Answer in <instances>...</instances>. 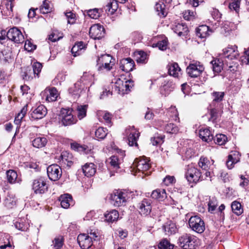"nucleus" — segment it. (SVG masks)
<instances>
[{
	"label": "nucleus",
	"instance_id": "f257e3e1",
	"mask_svg": "<svg viewBox=\"0 0 249 249\" xmlns=\"http://www.w3.org/2000/svg\"><path fill=\"white\" fill-rule=\"evenodd\" d=\"M212 68L215 74H218L222 71H224L225 76H229L237 71V65L235 63L225 60L222 56L221 57H213L211 61Z\"/></svg>",
	"mask_w": 249,
	"mask_h": 249
},
{
	"label": "nucleus",
	"instance_id": "f03ea898",
	"mask_svg": "<svg viewBox=\"0 0 249 249\" xmlns=\"http://www.w3.org/2000/svg\"><path fill=\"white\" fill-rule=\"evenodd\" d=\"M132 196V192L124 189H115L110 194L109 199L114 206H125Z\"/></svg>",
	"mask_w": 249,
	"mask_h": 249
},
{
	"label": "nucleus",
	"instance_id": "7ed1b4c3",
	"mask_svg": "<svg viewBox=\"0 0 249 249\" xmlns=\"http://www.w3.org/2000/svg\"><path fill=\"white\" fill-rule=\"evenodd\" d=\"M185 177L190 183L196 184L197 183L207 179V177L203 175L200 168L194 164L187 165L185 167Z\"/></svg>",
	"mask_w": 249,
	"mask_h": 249
},
{
	"label": "nucleus",
	"instance_id": "20e7f679",
	"mask_svg": "<svg viewBox=\"0 0 249 249\" xmlns=\"http://www.w3.org/2000/svg\"><path fill=\"white\" fill-rule=\"evenodd\" d=\"M178 246L182 249H197L200 245V240L190 233H184L179 237Z\"/></svg>",
	"mask_w": 249,
	"mask_h": 249
},
{
	"label": "nucleus",
	"instance_id": "39448f33",
	"mask_svg": "<svg viewBox=\"0 0 249 249\" xmlns=\"http://www.w3.org/2000/svg\"><path fill=\"white\" fill-rule=\"evenodd\" d=\"M113 84L114 92L122 95L128 93L134 85L132 80L127 79L124 75L117 78Z\"/></svg>",
	"mask_w": 249,
	"mask_h": 249
},
{
	"label": "nucleus",
	"instance_id": "423d86ee",
	"mask_svg": "<svg viewBox=\"0 0 249 249\" xmlns=\"http://www.w3.org/2000/svg\"><path fill=\"white\" fill-rule=\"evenodd\" d=\"M97 65L100 70H106L107 71L112 69L116 63L115 59L110 54H105L98 55L96 59Z\"/></svg>",
	"mask_w": 249,
	"mask_h": 249
},
{
	"label": "nucleus",
	"instance_id": "0eeeda50",
	"mask_svg": "<svg viewBox=\"0 0 249 249\" xmlns=\"http://www.w3.org/2000/svg\"><path fill=\"white\" fill-rule=\"evenodd\" d=\"M133 166L136 168L137 171L144 175H149V170L151 167L150 160L145 156L140 157L135 160Z\"/></svg>",
	"mask_w": 249,
	"mask_h": 249
},
{
	"label": "nucleus",
	"instance_id": "6e6552de",
	"mask_svg": "<svg viewBox=\"0 0 249 249\" xmlns=\"http://www.w3.org/2000/svg\"><path fill=\"white\" fill-rule=\"evenodd\" d=\"M203 65L199 61L190 62L186 68L187 74L191 78H198L204 71Z\"/></svg>",
	"mask_w": 249,
	"mask_h": 249
},
{
	"label": "nucleus",
	"instance_id": "1a4fd4ad",
	"mask_svg": "<svg viewBox=\"0 0 249 249\" xmlns=\"http://www.w3.org/2000/svg\"><path fill=\"white\" fill-rule=\"evenodd\" d=\"M214 161L210 158L205 156H201L197 162L199 168L205 171L204 176L210 178L211 172L210 170L213 169Z\"/></svg>",
	"mask_w": 249,
	"mask_h": 249
},
{
	"label": "nucleus",
	"instance_id": "9d476101",
	"mask_svg": "<svg viewBox=\"0 0 249 249\" xmlns=\"http://www.w3.org/2000/svg\"><path fill=\"white\" fill-rule=\"evenodd\" d=\"M223 55L222 57L225 60H229L237 65V70H238V63L236 58L239 56V53L237 50V47L236 45L229 46L223 50Z\"/></svg>",
	"mask_w": 249,
	"mask_h": 249
},
{
	"label": "nucleus",
	"instance_id": "9b49d317",
	"mask_svg": "<svg viewBox=\"0 0 249 249\" xmlns=\"http://www.w3.org/2000/svg\"><path fill=\"white\" fill-rule=\"evenodd\" d=\"M188 223L190 228L196 232L201 233L205 230L203 220L198 215L192 216L189 219Z\"/></svg>",
	"mask_w": 249,
	"mask_h": 249
},
{
	"label": "nucleus",
	"instance_id": "f8f14e48",
	"mask_svg": "<svg viewBox=\"0 0 249 249\" xmlns=\"http://www.w3.org/2000/svg\"><path fill=\"white\" fill-rule=\"evenodd\" d=\"M237 29V26L234 23L225 21L222 24L220 32L224 36L231 38L236 36Z\"/></svg>",
	"mask_w": 249,
	"mask_h": 249
},
{
	"label": "nucleus",
	"instance_id": "ddd939ff",
	"mask_svg": "<svg viewBox=\"0 0 249 249\" xmlns=\"http://www.w3.org/2000/svg\"><path fill=\"white\" fill-rule=\"evenodd\" d=\"M126 135L127 137L128 144L130 146L139 147L137 142L140 135V133L134 126H128L125 130Z\"/></svg>",
	"mask_w": 249,
	"mask_h": 249
},
{
	"label": "nucleus",
	"instance_id": "4468645a",
	"mask_svg": "<svg viewBox=\"0 0 249 249\" xmlns=\"http://www.w3.org/2000/svg\"><path fill=\"white\" fill-rule=\"evenodd\" d=\"M105 34L104 27L99 23L92 25L89 29V35L95 40L102 39L105 36Z\"/></svg>",
	"mask_w": 249,
	"mask_h": 249
},
{
	"label": "nucleus",
	"instance_id": "2eb2a0df",
	"mask_svg": "<svg viewBox=\"0 0 249 249\" xmlns=\"http://www.w3.org/2000/svg\"><path fill=\"white\" fill-rule=\"evenodd\" d=\"M46 179L43 177H40L34 180L32 189L36 194H44L48 190Z\"/></svg>",
	"mask_w": 249,
	"mask_h": 249
},
{
	"label": "nucleus",
	"instance_id": "dca6fc26",
	"mask_svg": "<svg viewBox=\"0 0 249 249\" xmlns=\"http://www.w3.org/2000/svg\"><path fill=\"white\" fill-rule=\"evenodd\" d=\"M94 74L90 71H85L80 79V85H79V89H84L89 88L94 83Z\"/></svg>",
	"mask_w": 249,
	"mask_h": 249
},
{
	"label": "nucleus",
	"instance_id": "f3484780",
	"mask_svg": "<svg viewBox=\"0 0 249 249\" xmlns=\"http://www.w3.org/2000/svg\"><path fill=\"white\" fill-rule=\"evenodd\" d=\"M47 172L49 178L52 181L58 180L62 176L61 168L56 164L49 166Z\"/></svg>",
	"mask_w": 249,
	"mask_h": 249
},
{
	"label": "nucleus",
	"instance_id": "a211bd4d",
	"mask_svg": "<svg viewBox=\"0 0 249 249\" xmlns=\"http://www.w3.org/2000/svg\"><path fill=\"white\" fill-rule=\"evenodd\" d=\"M6 36L9 39L17 43H22L24 41L22 33L16 27L9 29L7 33Z\"/></svg>",
	"mask_w": 249,
	"mask_h": 249
},
{
	"label": "nucleus",
	"instance_id": "6ab92c4d",
	"mask_svg": "<svg viewBox=\"0 0 249 249\" xmlns=\"http://www.w3.org/2000/svg\"><path fill=\"white\" fill-rule=\"evenodd\" d=\"M60 117L62 123L65 126L71 125L76 122L72 114V110L70 108H62Z\"/></svg>",
	"mask_w": 249,
	"mask_h": 249
},
{
	"label": "nucleus",
	"instance_id": "aec40b11",
	"mask_svg": "<svg viewBox=\"0 0 249 249\" xmlns=\"http://www.w3.org/2000/svg\"><path fill=\"white\" fill-rule=\"evenodd\" d=\"M96 116L100 122L104 123L109 127L112 125L113 115L112 113L107 111L98 110L96 112Z\"/></svg>",
	"mask_w": 249,
	"mask_h": 249
},
{
	"label": "nucleus",
	"instance_id": "412c9836",
	"mask_svg": "<svg viewBox=\"0 0 249 249\" xmlns=\"http://www.w3.org/2000/svg\"><path fill=\"white\" fill-rule=\"evenodd\" d=\"M119 69L124 72L128 73L135 69L134 61L130 57L122 59L120 60Z\"/></svg>",
	"mask_w": 249,
	"mask_h": 249
},
{
	"label": "nucleus",
	"instance_id": "4be33fe9",
	"mask_svg": "<svg viewBox=\"0 0 249 249\" xmlns=\"http://www.w3.org/2000/svg\"><path fill=\"white\" fill-rule=\"evenodd\" d=\"M172 29L179 36H186L189 33V30L187 25L182 22H175V23L172 25Z\"/></svg>",
	"mask_w": 249,
	"mask_h": 249
},
{
	"label": "nucleus",
	"instance_id": "5701e85b",
	"mask_svg": "<svg viewBox=\"0 0 249 249\" xmlns=\"http://www.w3.org/2000/svg\"><path fill=\"white\" fill-rule=\"evenodd\" d=\"M151 200L144 198L140 203L138 207L139 212L141 215H147L152 210Z\"/></svg>",
	"mask_w": 249,
	"mask_h": 249
},
{
	"label": "nucleus",
	"instance_id": "b1692460",
	"mask_svg": "<svg viewBox=\"0 0 249 249\" xmlns=\"http://www.w3.org/2000/svg\"><path fill=\"white\" fill-rule=\"evenodd\" d=\"M42 94L46 97V101L48 102L55 101L59 96L57 90L54 87L46 89Z\"/></svg>",
	"mask_w": 249,
	"mask_h": 249
},
{
	"label": "nucleus",
	"instance_id": "393cba45",
	"mask_svg": "<svg viewBox=\"0 0 249 249\" xmlns=\"http://www.w3.org/2000/svg\"><path fill=\"white\" fill-rule=\"evenodd\" d=\"M155 42L152 43L151 46L153 48L158 47L160 50H166L168 46V40L165 36H160L155 38Z\"/></svg>",
	"mask_w": 249,
	"mask_h": 249
},
{
	"label": "nucleus",
	"instance_id": "a878e982",
	"mask_svg": "<svg viewBox=\"0 0 249 249\" xmlns=\"http://www.w3.org/2000/svg\"><path fill=\"white\" fill-rule=\"evenodd\" d=\"M47 113L46 107L43 105H40L35 108L31 113V117L34 120L41 119Z\"/></svg>",
	"mask_w": 249,
	"mask_h": 249
},
{
	"label": "nucleus",
	"instance_id": "bb28decb",
	"mask_svg": "<svg viewBox=\"0 0 249 249\" xmlns=\"http://www.w3.org/2000/svg\"><path fill=\"white\" fill-rule=\"evenodd\" d=\"M92 140H87L83 144H79V151L85 154L91 155L93 154L94 144L91 142Z\"/></svg>",
	"mask_w": 249,
	"mask_h": 249
},
{
	"label": "nucleus",
	"instance_id": "cd10ccee",
	"mask_svg": "<svg viewBox=\"0 0 249 249\" xmlns=\"http://www.w3.org/2000/svg\"><path fill=\"white\" fill-rule=\"evenodd\" d=\"M223 113V111L219 108H212L208 111L209 121L212 122L213 123H216L220 120V118Z\"/></svg>",
	"mask_w": 249,
	"mask_h": 249
},
{
	"label": "nucleus",
	"instance_id": "c85d7f7f",
	"mask_svg": "<svg viewBox=\"0 0 249 249\" xmlns=\"http://www.w3.org/2000/svg\"><path fill=\"white\" fill-rule=\"evenodd\" d=\"M168 74L174 77L178 78L181 75V70L176 62L169 63L167 66Z\"/></svg>",
	"mask_w": 249,
	"mask_h": 249
},
{
	"label": "nucleus",
	"instance_id": "c756f323",
	"mask_svg": "<svg viewBox=\"0 0 249 249\" xmlns=\"http://www.w3.org/2000/svg\"><path fill=\"white\" fill-rule=\"evenodd\" d=\"M93 241L89 235L86 234H79V246L82 249H88L92 245Z\"/></svg>",
	"mask_w": 249,
	"mask_h": 249
},
{
	"label": "nucleus",
	"instance_id": "7c9ffc66",
	"mask_svg": "<svg viewBox=\"0 0 249 249\" xmlns=\"http://www.w3.org/2000/svg\"><path fill=\"white\" fill-rule=\"evenodd\" d=\"M240 155L237 151H231L228 156L226 165L229 169H232L235 163L240 160Z\"/></svg>",
	"mask_w": 249,
	"mask_h": 249
},
{
	"label": "nucleus",
	"instance_id": "2f4dec72",
	"mask_svg": "<svg viewBox=\"0 0 249 249\" xmlns=\"http://www.w3.org/2000/svg\"><path fill=\"white\" fill-rule=\"evenodd\" d=\"M121 157L119 155H115L110 158V164L111 166L116 170L120 168V164L123 161V158L125 156V152L121 151Z\"/></svg>",
	"mask_w": 249,
	"mask_h": 249
},
{
	"label": "nucleus",
	"instance_id": "473e14b6",
	"mask_svg": "<svg viewBox=\"0 0 249 249\" xmlns=\"http://www.w3.org/2000/svg\"><path fill=\"white\" fill-rule=\"evenodd\" d=\"M196 36L202 39H205L208 37L210 33H212V30L210 29V27L206 25H202L198 27L196 29Z\"/></svg>",
	"mask_w": 249,
	"mask_h": 249
},
{
	"label": "nucleus",
	"instance_id": "72a5a7b5",
	"mask_svg": "<svg viewBox=\"0 0 249 249\" xmlns=\"http://www.w3.org/2000/svg\"><path fill=\"white\" fill-rule=\"evenodd\" d=\"M59 200L61 207L64 209H68L70 206H72L74 204L72 196L68 194L61 195Z\"/></svg>",
	"mask_w": 249,
	"mask_h": 249
},
{
	"label": "nucleus",
	"instance_id": "f704fd0d",
	"mask_svg": "<svg viewBox=\"0 0 249 249\" xmlns=\"http://www.w3.org/2000/svg\"><path fill=\"white\" fill-rule=\"evenodd\" d=\"M13 6V4L10 3L8 0H4L0 6L2 14L7 17L12 16Z\"/></svg>",
	"mask_w": 249,
	"mask_h": 249
},
{
	"label": "nucleus",
	"instance_id": "c9c22d12",
	"mask_svg": "<svg viewBox=\"0 0 249 249\" xmlns=\"http://www.w3.org/2000/svg\"><path fill=\"white\" fill-rule=\"evenodd\" d=\"M151 197L159 201H162L167 197L166 190L163 188L156 189L152 191Z\"/></svg>",
	"mask_w": 249,
	"mask_h": 249
},
{
	"label": "nucleus",
	"instance_id": "e433bc0d",
	"mask_svg": "<svg viewBox=\"0 0 249 249\" xmlns=\"http://www.w3.org/2000/svg\"><path fill=\"white\" fill-rule=\"evenodd\" d=\"M82 171L85 176L92 177L96 172V166L93 163H87L82 167Z\"/></svg>",
	"mask_w": 249,
	"mask_h": 249
},
{
	"label": "nucleus",
	"instance_id": "4c0bfd02",
	"mask_svg": "<svg viewBox=\"0 0 249 249\" xmlns=\"http://www.w3.org/2000/svg\"><path fill=\"white\" fill-rule=\"evenodd\" d=\"M199 137L203 141L209 142L213 139V134L208 128H202L199 131Z\"/></svg>",
	"mask_w": 249,
	"mask_h": 249
},
{
	"label": "nucleus",
	"instance_id": "58836bf2",
	"mask_svg": "<svg viewBox=\"0 0 249 249\" xmlns=\"http://www.w3.org/2000/svg\"><path fill=\"white\" fill-rule=\"evenodd\" d=\"M60 158V161L62 165H66L70 167L73 164V157L71 154L67 151L62 152Z\"/></svg>",
	"mask_w": 249,
	"mask_h": 249
},
{
	"label": "nucleus",
	"instance_id": "ea45409f",
	"mask_svg": "<svg viewBox=\"0 0 249 249\" xmlns=\"http://www.w3.org/2000/svg\"><path fill=\"white\" fill-rule=\"evenodd\" d=\"M162 228L165 234L168 235L174 234L178 231V229L175 223L171 221L167 222L162 226Z\"/></svg>",
	"mask_w": 249,
	"mask_h": 249
},
{
	"label": "nucleus",
	"instance_id": "a19ab883",
	"mask_svg": "<svg viewBox=\"0 0 249 249\" xmlns=\"http://www.w3.org/2000/svg\"><path fill=\"white\" fill-rule=\"evenodd\" d=\"M119 212L116 210H111L107 211L104 214L105 220L110 223L116 221L119 218Z\"/></svg>",
	"mask_w": 249,
	"mask_h": 249
},
{
	"label": "nucleus",
	"instance_id": "79ce46f5",
	"mask_svg": "<svg viewBox=\"0 0 249 249\" xmlns=\"http://www.w3.org/2000/svg\"><path fill=\"white\" fill-rule=\"evenodd\" d=\"M136 60L138 63L145 64L148 60V54L143 51H136L134 52Z\"/></svg>",
	"mask_w": 249,
	"mask_h": 249
},
{
	"label": "nucleus",
	"instance_id": "37998d69",
	"mask_svg": "<svg viewBox=\"0 0 249 249\" xmlns=\"http://www.w3.org/2000/svg\"><path fill=\"white\" fill-rule=\"evenodd\" d=\"M119 7L118 2L115 0H110L104 8L108 15H113Z\"/></svg>",
	"mask_w": 249,
	"mask_h": 249
},
{
	"label": "nucleus",
	"instance_id": "c03bdc74",
	"mask_svg": "<svg viewBox=\"0 0 249 249\" xmlns=\"http://www.w3.org/2000/svg\"><path fill=\"white\" fill-rule=\"evenodd\" d=\"M82 12L84 15H87L91 18L97 19L100 17L103 10L102 9L93 8L82 11Z\"/></svg>",
	"mask_w": 249,
	"mask_h": 249
},
{
	"label": "nucleus",
	"instance_id": "a18cd8bd",
	"mask_svg": "<svg viewBox=\"0 0 249 249\" xmlns=\"http://www.w3.org/2000/svg\"><path fill=\"white\" fill-rule=\"evenodd\" d=\"M232 212L236 215H241L244 212L243 207L240 202L237 200L233 201L231 204Z\"/></svg>",
	"mask_w": 249,
	"mask_h": 249
},
{
	"label": "nucleus",
	"instance_id": "49530a36",
	"mask_svg": "<svg viewBox=\"0 0 249 249\" xmlns=\"http://www.w3.org/2000/svg\"><path fill=\"white\" fill-rule=\"evenodd\" d=\"M165 135L157 133L151 138L150 141L153 145L158 146L163 143Z\"/></svg>",
	"mask_w": 249,
	"mask_h": 249
},
{
	"label": "nucleus",
	"instance_id": "de8ad7c7",
	"mask_svg": "<svg viewBox=\"0 0 249 249\" xmlns=\"http://www.w3.org/2000/svg\"><path fill=\"white\" fill-rule=\"evenodd\" d=\"M108 134V129L104 127H99L95 130V136L97 140H104Z\"/></svg>",
	"mask_w": 249,
	"mask_h": 249
},
{
	"label": "nucleus",
	"instance_id": "09e8293b",
	"mask_svg": "<svg viewBox=\"0 0 249 249\" xmlns=\"http://www.w3.org/2000/svg\"><path fill=\"white\" fill-rule=\"evenodd\" d=\"M7 178L9 183L11 184L19 182L20 180L18 178V174L16 171L9 170L6 172Z\"/></svg>",
	"mask_w": 249,
	"mask_h": 249
},
{
	"label": "nucleus",
	"instance_id": "8fccbe9b",
	"mask_svg": "<svg viewBox=\"0 0 249 249\" xmlns=\"http://www.w3.org/2000/svg\"><path fill=\"white\" fill-rule=\"evenodd\" d=\"M47 142V139L45 137H38L35 138L32 141V144L35 147L40 148L44 147Z\"/></svg>",
	"mask_w": 249,
	"mask_h": 249
},
{
	"label": "nucleus",
	"instance_id": "3c124183",
	"mask_svg": "<svg viewBox=\"0 0 249 249\" xmlns=\"http://www.w3.org/2000/svg\"><path fill=\"white\" fill-rule=\"evenodd\" d=\"M155 9L158 12V15L162 18H165L167 14L165 9V5L163 3L158 2L155 5Z\"/></svg>",
	"mask_w": 249,
	"mask_h": 249
},
{
	"label": "nucleus",
	"instance_id": "603ef678",
	"mask_svg": "<svg viewBox=\"0 0 249 249\" xmlns=\"http://www.w3.org/2000/svg\"><path fill=\"white\" fill-rule=\"evenodd\" d=\"M218 206V201L215 196L210 197L208 202V211L213 213Z\"/></svg>",
	"mask_w": 249,
	"mask_h": 249
},
{
	"label": "nucleus",
	"instance_id": "864d4df0",
	"mask_svg": "<svg viewBox=\"0 0 249 249\" xmlns=\"http://www.w3.org/2000/svg\"><path fill=\"white\" fill-rule=\"evenodd\" d=\"M213 140L215 144L219 145H224L228 141V138L226 135L223 134H216L213 137Z\"/></svg>",
	"mask_w": 249,
	"mask_h": 249
},
{
	"label": "nucleus",
	"instance_id": "5fc2aeb1",
	"mask_svg": "<svg viewBox=\"0 0 249 249\" xmlns=\"http://www.w3.org/2000/svg\"><path fill=\"white\" fill-rule=\"evenodd\" d=\"M158 248L159 249H174V245L171 244L167 239L164 238L159 243Z\"/></svg>",
	"mask_w": 249,
	"mask_h": 249
},
{
	"label": "nucleus",
	"instance_id": "6e6d98bb",
	"mask_svg": "<svg viewBox=\"0 0 249 249\" xmlns=\"http://www.w3.org/2000/svg\"><path fill=\"white\" fill-rule=\"evenodd\" d=\"M196 156L195 150L191 148H187L182 154L183 160H188Z\"/></svg>",
	"mask_w": 249,
	"mask_h": 249
},
{
	"label": "nucleus",
	"instance_id": "4d7b16f0",
	"mask_svg": "<svg viewBox=\"0 0 249 249\" xmlns=\"http://www.w3.org/2000/svg\"><path fill=\"white\" fill-rule=\"evenodd\" d=\"M241 0H229V8L231 10L235 11L237 14L240 10Z\"/></svg>",
	"mask_w": 249,
	"mask_h": 249
},
{
	"label": "nucleus",
	"instance_id": "13d9d810",
	"mask_svg": "<svg viewBox=\"0 0 249 249\" xmlns=\"http://www.w3.org/2000/svg\"><path fill=\"white\" fill-rule=\"evenodd\" d=\"M213 98V104L214 103H219L223 101L225 95L223 91H213L211 94Z\"/></svg>",
	"mask_w": 249,
	"mask_h": 249
},
{
	"label": "nucleus",
	"instance_id": "bf43d9fd",
	"mask_svg": "<svg viewBox=\"0 0 249 249\" xmlns=\"http://www.w3.org/2000/svg\"><path fill=\"white\" fill-rule=\"evenodd\" d=\"M175 88L174 84L170 81L165 82V83L162 86L161 88V91L163 93L166 94L169 93V92L173 90Z\"/></svg>",
	"mask_w": 249,
	"mask_h": 249
},
{
	"label": "nucleus",
	"instance_id": "052dcab7",
	"mask_svg": "<svg viewBox=\"0 0 249 249\" xmlns=\"http://www.w3.org/2000/svg\"><path fill=\"white\" fill-rule=\"evenodd\" d=\"M168 115L174 121L176 122H179V118L178 117V112L175 107H171L168 111Z\"/></svg>",
	"mask_w": 249,
	"mask_h": 249
},
{
	"label": "nucleus",
	"instance_id": "680f3d73",
	"mask_svg": "<svg viewBox=\"0 0 249 249\" xmlns=\"http://www.w3.org/2000/svg\"><path fill=\"white\" fill-rule=\"evenodd\" d=\"M183 18L188 21L194 20L196 18V13L190 10H187L182 13Z\"/></svg>",
	"mask_w": 249,
	"mask_h": 249
},
{
	"label": "nucleus",
	"instance_id": "e2e57ef3",
	"mask_svg": "<svg viewBox=\"0 0 249 249\" xmlns=\"http://www.w3.org/2000/svg\"><path fill=\"white\" fill-rule=\"evenodd\" d=\"M52 10L50 5V1L48 0H44L42 4L39 7L40 12L43 14L50 13Z\"/></svg>",
	"mask_w": 249,
	"mask_h": 249
},
{
	"label": "nucleus",
	"instance_id": "0e129e2a",
	"mask_svg": "<svg viewBox=\"0 0 249 249\" xmlns=\"http://www.w3.org/2000/svg\"><path fill=\"white\" fill-rule=\"evenodd\" d=\"M165 130L169 133L177 134L179 131V128L178 126L173 123L167 124L165 126Z\"/></svg>",
	"mask_w": 249,
	"mask_h": 249
},
{
	"label": "nucleus",
	"instance_id": "69168bd1",
	"mask_svg": "<svg viewBox=\"0 0 249 249\" xmlns=\"http://www.w3.org/2000/svg\"><path fill=\"white\" fill-rule=\"evenodd\" d=\"M176 182V180L174 176L167 175L163 178L162 185H164L166 186H168L174 184Z\"/></svg>",
	"mask_w": 249,
	"mask_h": 249
},
{
	"label": "nucleus",
	"instance_id": "338daca9",
	"mask_svg": "<svg viewBox=\"0 0 249 249\" xmlns=\"http://www.w3.org/2000/svg\"><path fill=\"white\" fill-rule=\"evenodd\" d=\"M88 107V104L79 106V120H81L87 116Z\"/></svg>",
	"mask_w": 249,
	"mask_h": 249
},
{
	"label": "nucleus",
	"instance_id": "774afa93",
	"mask_svg": "<svg viewBox=\"0 0 249 249\" xmlns=\"http://www.w3.org/2000/svg\"><path fill=\"white\" fill-rule=\"evenodd\" d=\"M64 240L62 236L54 238L53 241V246L55 249H60L63 245Z\"/></svg>",
	"mask_w": 249,
	"mask_h": 249
}]
</instances>
